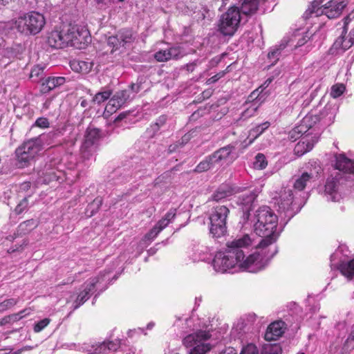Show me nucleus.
Wrapping results in <instances>:
<instances>
[{
    "instance_id": "obj_26",
    "label": "nucleus",
    "mask_w": 354,
    "mask_h": 354,
    "mask_svg": "<svg viewBox=\"0 0 354 354\" xmlns=\"http://www.w3.org/2000/svg\"><path fill=\"white\" fill-rule=\"evenodd\" d=\"M315 180V176L312 173L304 172L295 178L293 188L296 191H303L309 183Z\"/></svg>"
},
{
    "instance_id": "obj_13",
    "label": "nucleus",
    "mask_w": 354,
    "mask_h": 354,
    "mask_svg": "<svg viewBox=\"0 0 354 354\" xmlns=\"http://www.w3.org/2000/svg\"><path fill=\"white\" fill-rule=\"evenodd\" d=\"M293 195L292 189H285L281 193L278 202L279 211L283 212L285 217L288 218V220H290L295 215L292 209Z\"/></svg>"
},
{
    "instance_id": "obj_8",
    "label": "nucleus",
    "mask_w": 354,
    "mask_h": 354,
    "mask_svg": "<svg viewBox=\"0 0 354 354\" xmlns=\"http://www.w3.org/2000/svg\"><path fill=\"white\" fill-rule=\"evenodd\" d=\"M241 20L239 8L230 7L221 17L218 30L223 35L232 36L234 34Z\"/></svg>"
},
{
    "instance_id": "obj_1",
    "label": "nucleus",
    "mask_w": 354,
    "mask_h": 354,
    "mask_svg": "<svg viewBox=\"0 0 354 354\" xmlns=\"http://www.w3.org/2000/svg\"><path fill=\"white\" fill-rule=\"evenodd\" d=\"M250 234L238 236L227 243L225 252H217L212 260V266L216 272H225L228 269L238 267L243 271L255 273L264 269L270 258L263 257L259 252L247 254L252 245Z\"/></svg>"
},
{
    "instance_id": "obj_40",
    "label": "nucleus",
    "mask_w": 354,
    "mask_h": 354,
    "mask_svg": "<svg viewBox=\"0 0 354 354\" xmlns=\"http://www.w3.org/2000/svg\"><path fill=\"white\" fill-rule=\"evenodd\" d=\"M44 67L39 65L33 67L30 74V77L32 79V82H39L44 75Z\"/></svg>"
},
{
    "instance_id": "obj_58",
    "label": "nucleus",
    "mask_w": 354,
    "mask_h": 354,
    "mask_svg": "<svg viewBox=\"0 0 354 354\" xmlns=\"http://www.w3.org/2000/svg\"><path fill=\"white\" fill-rule=\"evenodd\" d=\"M354 19V10L349 13L345 18L344 22V32H347L348 31V24L350 21Z\"/></svg>"
},
{
    "instance_id": "obj_49",
    "label": "nucleus",
    "mask_w": 354,
    "mask_h": 354,
    "mask_svg": "<svg viewBox=\"0 0 354 354\" xmlns=\"http://www.w3.org/2000/svg\"><path fill=\"white\" fill-rule=\"evenodd\" d=\"M28 205V198L25 197L17 205V207L15 209V212L17 214H21L27 208Z\"/></svg>"
},
{
    "instance_id": "obj_21",
    "label": "nucleus",
    "mask_w": 354,
    "mask_h": 354,
    "mask_svg": "<svg viewBox=\"0 0 354 354\" xmlns=\"http://www.w3.org/2000/svg\"><path fill=\"white\" fill-rule=\"evenodd\" d=\"M335 168L344 173L354 174V162L344 153L335 156Z\"/></svg>"
},
{
    "instance_id": "obj_56",
    "label": "nucleus",
    "mask_w": 354,
    "mask_h": 354,
    "mask_svg": "<svg viewBox=\"0 0 354 354\" xmlns=\"http://www.w3.org/2000/svg\"><path fill=\"white\" fill-rule=\"evenodd\" d=\"M161 231L158 229V227L155 225L149 233L146 234V238L147 239H153Z\"/></svg>"
},
{
    "instance_id": "obj_30",
    "label": "nucleus",
    "mask_w": 354,
    "mask_h": 354,
    "mask_svg": "<svg viewBox=\"0 0 354 354\" xmlns=\"http://www.w3.org/2000/svg\"><path fill=\"white\" fill-rule=\"evenodd\" d=\"M234 150L235 145L230 144L218 149L214 151V153L217 157V160L221 162L222 160H226Z\"/></svg>"
},
{
    "instance_id": "obj_2",
    "label": "nucleus",
    "mask_w": 354,
    "mask_h": 354,
    "mask_svg": "<svg viewBox=\"0 0 354 354\" xmlns=\"http://www.w3.org/2000/svg\"><path fill=\"white\" fill-rule=\"evenodd\" d=\"M243 224L252 225L254 233L261 239L258 248H266L278 239L281 230H278V216L268 206L259 207L253 213L245 212L242 216Z\"/></svg>"
},
{
    "instance_id": "obj_54",
    "label": "nucleus",
    "mask_w": 354,
    "mask_h": 354,
    "mask_svg": "<svg viewBox=\"0 0 354 354\" xmlns=\"http://www.w3.org/2000/svg\"><path fill=\"white\" fill-rule=\"evenodd\" d=\"M241 354H258V351L255 345L250 344L243 348Z\"/></svg>"
},
{
    "instance_id": "obj_36",
    "label": "nucleus",
    "mask_w": 354,
    "mask_h": 354,
    "mask_svg": "<svg viewBox=\"0 0 354 354\" xmlns=\"http://www.w3.org/2000/svg\"><path fill=\"white\" fill-rule=\"evenodd\" d=\"M197 339H198V335H197V331H196L185 336L183 339V344L186 348H190V351H192L193 347L196 346Z\"/></svg>"
},
{
    "instance_id": "obj_25",
    "label": "nucleus",
    "mask_w": 354,
    "mask_h": 354,
    "mask_svg": "<svg viewBox=\"0 0 354 354\" xmlns=\"http://www.w3.org/2000/svg\"><path fill=\"white\" fill-rule=\"evenodd\" d=\"M266 0H243L240 10L241 15L250 16L254 15L259 6Z\"/></svg>"
},
{
    "instance_id": "obj_53",
    "label": "nucleus",
    "mask_w": 354,
    "mask_h": 354,
    "mask_svg": "<svg viewBox=\"0 0 354 354\" xmlns=\"http://www.w3.org/2000/svg\"><path fill=\"white\" fill-rule=\"evenodd\" d=\"M227 0H213L211 6L213 9L221 11L227 5Z\"/></svg>"
},
{
    "instance_id": "obj_38",
    "label": "nucleus",
    "mask_w": 354,
    "mask_h": 354,
    "mask_svg": "<svg viewBox=\"0 0 354 354\" xmlns=\"http://www.w3.org/2000/svg\"><path fill=\"white\" fill-rule=\"evenodd\" d=\"M282 349L278 344H267L263 347V354H281Z\"/></svg>"
},
{
    "instance_id": "obj_39",
    "label": "nucleus",
    "mask_w": 354,
    "mask_h": 354,
    "mask_svg": "<svg viewBox=\"0 0 354 354\" xmlns=\"http://www.w3.org/2000/svg\"><path fill=\"white\" fill-rule=\"evenodd\" d=\"M113 97L117 100L120 104L122 106L129 100L132 99L133 97L130 95V91L129 90H123L118 91L114 94L113 96Z\"/></svg>"
},
{
    "instance_id": "obj_55",
    "label": "nucleus",
    "mask_w": 354,
    "mask_h": 354,
    "mask_svg": "<svg viewBox=\"0 0 354 354\" xmlns=\"http://www.w3.org/2000/svg\"><path fill=\"white\" fill-rule=\"evenodd\" d=\"M35 125L40 128H48L49 127V122L46 118H39L36 120Z\"/></svg>"
},
{
    "instance_id": "obj_45",
    "label": "nucleus",
    "mask_w": 354,
    "mask_h": 354,
    "mask_svg": "<svg viewBox=\"0 0 354 354\" xmlns=\"http://www.w3.org/2000/svg\"><path fill=\"white\" fill-rule=\"evenodd\" d=\"M122 106V105L115 97H112L106 104L105 109L109 113H113Z\"/></svg>"
},
{
    "instance_id": "obj_34",
    "label": "nucleus",
    "mask_w": 354,
    "mask_h": 354,
    "mask_svg": "<svg viewBox=\"0 0 354 354\" xmlns=\"http://www.w3.org/2000/svg\"><path fill=\"white\" fill-rule=\"evenodd\" d=\"M261 97H259V99L257 100V97L256 98V101L253 102L244 111L242 112L240 120H245L253 115H254L258 106H259V102L261 100Z\"/></svg>"
},
{
    "instance_id": "obj_28",
    "label": "nucleus",
    "mask_w": 354,
    "mask_h": 354,
    "mask_svg": "<svg viewBox=\"0 0 354 354\" xmlns=\"http://www.w3.org/2000/svg\"><path fill=\"white\" fill-rule=\"evenodd\" d=\"M338 269L345 277L348 280H351L354 278V259L348 261H342Z\"/></svg>"
},
{
    "instance_id": "obj_63",
    "label": "nucleus",
    "mask_w": 354,
    "mask_h": 354,
    "mask_svg": "<svg viewBox=\"0 0 354 354\" xmlns=\"http://www.w3.org/2000/svg\"><path fill=\"white\" fill-rule=\"evenodd\" d=\"M190 138H191V135L189 133L185 134L182 137L181 140L180 141H178V145L180 146H183L184 145H185L186 143H187L189 142Z\"/></svg>"
},
{
    "instance_id": "obj_29",
    "label": "nucleus",
    "mask_w": 354,
    "mask_h": 354,
    "mask_svg": "<svg viewBox=\"0 0 354 354\" xmlns=\"http://www.w3.org/2000/svg\"><path fill=\"white\" fill-rule=\"evenodd\" d=\"M287 42L285 41H282L281 43L274 46L272 48L268 53V57L272 62V64H275L279 60L282 50L286 47Z\"/></svg>"
},
{
    "instance_id": "obj_62",
    "label": "nucleus",
    "mask_w": 354,
    "mask_h": 354,
    "mask_svg": "<svg viewBox=\"0 0 354 354\" xmlns=\"http://www.w3.org/2000/svg\"><path fill=\"white\" fill-rule=\"evenodd\" d=\"M176 216V209H170L163 217L165 219H167V221L170 223L171 220L174 219V218Z\"/></svg>"
},
{
    "instance_id": "obj_37",
    "label": "nucleus",
    "mask_w": 354,
    "mask_h": 354,
    "mask_svg": "<svg viewBox=\"0 0 354 354\" xmlns=\"http://www.w3.org/2000/svg\"><path fill=\"white\" fill-rule=\"evenodd\" d=\"M354 349V324L352 325L351 328V330L348 335L347 339H346L344 345L343 350L348 353Z\"/></svg>"
},
{
    "instance_id": "obj_14",
    "label": "nucleus",
    "mask_w": 354,
    "mask_h": 354,
    "mask_svg": "<svg viewBox=\"0 0 354 354\" xmlns=\"http://www.w3.org/2000/svg\"><path fill=\"white\" fill-rule=\"evenodd\" d=\"M66 39V26L63 28H55L48 36L47 42L50 46L55 48H63L68 45Z\"/></svg>"
},
{
    "instance_id": "obj_22",
    "label": "nucleus",
    "mask_w": 354,
    "mask_h": 354,
    "mask_svg": "<svg viewBox=\"0 0 354 354\" xmlns=\"http://www.w3.org/2000/svg\"><path fill=\"white\" fill-rule=\"evenodd\" d=\"M65 83L64 77H48L43 80L40 85V92L42 94H46L54 88L63 85Z\"/></svg>"
},
{
    "instance_id": "obj_35",
    "label": "nucleus",
    "mask_w": 354,
    "mask_h": 354,
    "mask_svg": "<svg viewBox=\"0 0 354 354\" xmlns=\"http://www.w3.org/2000/svg\"><path fill=\"white\" fill-rule=\"evenodd\" d=\"M270 127V122H266L263 123H261L250 131V136H252V140H250L249 144L252 143L254 139L258 138L261 134H262L266 129H267Z\"/></svg>"
},
{
    "instance_id": "obj_11",
    "label": "nucleus",
    "mask_w": 354,
    "mask_h": 354,
    "mask_svg": "<svg viewBox=\"0 0 354 354\" xmlns=\"http://www.w3.org/2000/svg\"><path fill=\"white\" fill-rule=\"evenodd\" d=\"M101 136V131L99 129L91 126L87 128L85 140L81 148L83 157L88 158V153L93 151V145L100 140Z\"/></svg>"
},
{
    "instance_id": "obj_47",
    "label": "nucleus",
    "mask_w": 354,
    "mask_h": 354,
    "mask_svg": "<svg viewBox=\"0 0 354 354\" xmlns=\"http://www.w3.org/2000/svg\"><path fill=\"white\" fill-rule=\"evenodd\" d=\"M345 87L343 84H336L332 86L330 95L334 97H339L344 91Z\"/></svg>"
},
{
    "instance_id": "obj_60",
    "label": "nucleus",
    "mask_w": 354,
    "mask_h": 354,
    "mask_svg": "<svg viewBox=\"0 0 354 354\" xmlns=\"http://www.w3.org/2000/svg\"><path fill=\"white\" fill-rule=\"evenodd\" d=\"M130 91V95L133 93V95L131 97H134V95L138 93L140 90V85L138 84H131L128 89Z\"/></svg>"
},
{
    "instance_id": "obj_44",
    "label": "nucleus",
    "mask_w": 354,
    "mask_h": 354,
    "mask_svg": "<svg viewBox=\"0 0 354 354\" xmlns=\"http://www.w3.org/2000/svg\"><path fill=\"white\" fill-rule=\"evenodd\" d=\"M102 204V198L101 197H97L93 200V201L91 203H90L88 205L86 211L88 212L89 210H91L90 216H92L95 214V212H96L99 209Z\"/></svg>"
},
{
    "instance_id": "obj_57",
    "label": "nucleus",
    "mask_w": 354,
    "mask_h": 354,
    "mask_svg": "<svg viewBox=\"0 0 354 354\" xmlns=\"http://www.w3.org/2000/svg\"><path fill=\"white\" fill-rule=\"evenodd\" d=\"M201 64V61L196 59V60L194 61L193 62L186 64V66L185 67L188 72L192 73L195 70L196 67L197 66L200 65Z\"/></svg>"
},
{
    "instance_id": "obj_3",
    "label": "nucleus",
    "mask_w": 354,
    "mask_h": 354,
    "mask_svg": "<svg viewBox=\"0 0 354 354\" xmlns=\"http://www.w3.org/2000/svg\"><path fill=\"white\" fill-rule=\"evenodd\" d=\"M46 20L43 15L37 12H30L15 20L4 23L2 28L8 33L10 30H17L25 35H37L44 28Z\"/></svg>"
},
{
    "instance_id": "obj_27",
    "label": "nucleus",
    "mask_w": 354,
    "mask_h": 354,
    "mask_svg": "<svg viewBox=\"0 0 354 354\" xmlns=\"http://www.w3.org/2000/svg\"><path fill=\"white\" fill-rule=\"evenodd\" d=\"M346 34V32H344L343 30L341 36L335 41L333 45V49L344 52L354 44V40L351 39V37L345 38Z\"/></svg>"
},
{
    "instance_id": "obj_52",
    "label": "nucleus",
    "mask_w": 354,
    "mask_h": 354,
    "mask_svg": "<svg viewBox=\"0 0 354 354\" xmlns=\"http://www.w3.org/2000/svg\"><path fill=\"white\" fill-rule=\"evenodd\" d=\"M205 159L212 169L214 168L216 165L220 164V162L218 160H217V157L214 152L211 155L206 156Z\"/></svg>"
},
{
    "instance_id": "obj_50",
    "label": "nucleus",
    "mask_w": 354,
    "mask_h": 354,
    "mask_svg": "<svg viewBox=\"0 0 354 354\" xmlns=\"http://www.w3.org/2000/svg\"><path fill=\"white\" fill-rule=\"evenodd\" d=\"M50 323V319L48 318L43 319L40 320L37 324H35L34 331L35 333H39L45 327H46Z\"/></svg>"
},
{
    "instance_id": "obj_7",
    "label": "nucleus",
    "mask_w": 354,
    "mask_h": 354,
    "mask_svg": "<svg viewBox=\"0 0 354 354\" xmlns=\"http://www.w3.org/2000/svg\"><path fill=\"white\" fill-rule=\"evenodd\" d=\"M229 213V209L225 205H218L212 209L209 215V233L213 237L220 238L225 234Z\"/></svg>"
},
{
    "instance_id": "obj_33",
    "label": "nucleus",
    "mask_w": 354,
    "mask_h": 354,
    "mask_svg": "<svg viewBox=\"0 0 354 354\" xmlns=\"http://www.w3.org/2000/svg\"><path fill=\"white\" fill-rule=\"evenodd\" d=\"M167 122V117L164 115H160L156 121L155 123L152 124L149 128L147 129V131L153 136L162 127H163Z\"/></svg>"
},
{
    "instance_id": "obj_18",
    "label": "nucleus",
    "mask_w": 354,
    "mask_h": 354,
    "mask_svg": "<svg viewBox=\"0 0 354 354\" xmlns=\"http://www.w3.org/2000/svg\"><path fill=\"white\" fill-rule=\"evenodd\" d=\"M259 191L257 189L250 191L239 196L237 198L236 203L238 205L243 207V215L245 212L252 213V207L258 196Z\"/></svg>"
},
{
    "instance_id": "obj_15",
    "label": "nucleus",
    "mask_w": 354,
    "mask_h": 354,
    "mask_svg": "<svg viewBox=\"0 0 354 354\" xmlns=\"http://www.w3.org/2000/svg\"><path fill=\"white\" fill-rule=\"evenodd\" d=\"M185 55V52L179 46H172L166 50H160L154 54V58L159 62L170 59H178Z\"/></svg>"
},
{
    "instance_id": "obj_20",
    "label": "nucleus",
    "mask_w": 354,
    "mask_h": 354,
    "mask_svg": "<svg viewBox=\"0 0 354 354\" xmlns=\"http://www.w3.org/2000/svg\"><path fill=\"white\" fill-rule=\"evenodd\" d=\"M284 322L282 321L274 322L270 324L265 333V339L267 341H274L280 337L284 333Z\"/></svg>"
},
{
    "instance_id": "obj_31",
    "label": "nucleus",
    "mask_w": 354,
    "mask_h": 354,
    "mask_svg": "<svg viewBox=\"0 0 354 354\" xmlns=\"http://www.w3.org/2000/svg\"><path fill=\"white\" fill-rule=\"evenodd\" d=\"M318 120V118L316 115H307L298 124L304 133H307Z\"/></svg>"
},
{
    "instance_id": "obj_17",
    "label": "nucleus",
    "mask_w": 354,
    "mask_h": 354,
    "mask_svg": "<svg viewBox=\"0 0 354 354\" xmlns=\"http://www.w3.org/2000/svg\"><path fill=\"white\" fill-rule=\"evenodd\" d=\"M119 347L120 341L115 339V341L103 342L102 343L93 345L88 351L89 354H110L112 352L116 351Z\"/></svg>"
},
{
    "instance_id": "obj_9",
    "label": "nucleus",
    "mask_w": 354,
    "mask_h": 354,
    "mask_svg": "<svg viewBox=\"0 0 354 354\" xmlns=\"http://www.w3.org/2000/svg\"><path fill=\"white\" fill-rule=\"evenodd\" d=\"M133 41L132 31L130 30H121L115 35L110 36L107 39V45L111 48V53L120 49L125 44Z\"/></svg>"
},
{
    "instance_id": "obj_5",
    "label": "nucleus",
    "mask_w": 354,
    "mask_h": 354,
    "mask_svg": "<svg viewBox=\"0 0 354 354\" xmlns=\"http://www.w3.org/2000/svg\"><path fill=\"white\" fill-rule=\"evenodd\" d=\"M109 272H110L104 271L98 277L88 279L82 286V290L78 293L75 300L74 301V310L78 308L81 305L86 301L95 288H100V292H102L107 288V281L110 279L107 275Z\"/></svg>"
},
{
    "instance_id": "obj_41",
    "label": "nucleus",
    "mask_w": 354,
    "mask_h": 354,
    "mask_svg": "<svg viewBox=\"0 0 354 354\" xmlns=\"http://www.w3.org/2000/svg\"><path fill=\"white\" fill-rule=\"evenodd\" d=\"M19 301L17 298H10L3 300L0 302V313H4L5 311L12 308Z\"/></svg>"
},
{
    "instance_id": "obj_48",
    "label": "nucleus",
    "mask_w": 354,
    "mask_h": 354,
    "mask_svg": "<svg viewBox=\"0 0 354 354\" xmlns=\"http://www.w3.org/2000/svg\"><path fill=\"white\" fill-rule=\"evenodd\" d=\"M229 67H230V66L227 68L226 70L220 71L219 73H216V75H214L212 77L207 79V81H206V84L207 85H210V84H214L218 80H220L221 78L224 77V75L227 73V69H228Z\"/></svg>"
},
{
    "instance_id": "obj_19",
    "label": "nucleus",
    "mask_w": 354,
    "mask_h": 354,
    "mask_svg": "<svg viewBox=\"0 0 354 354\" xmlns=\"http://www.w3.org/2000/svg\"><path fill=\"white\" fill-rule=\"evenodd\" d=\"M240 191V187H234L230 184H222L213 194L212 198L213 201L218 202Z\"/></svg>"
},
{
    "instance_id": "obj_24",
    "label": "nucleus",
    "mask_w": 354,
    "mask_h": 354,
    "mask_svg": "<svg viewBox=\"0 0 354 354\" xmlns=\"http://www.w3.org/2000/svg\"><path fill=\"white\" fill-rule=\"evenodd\" d=\"M317 142V138L315 137L311 138L310 140L304 137L295 145L294 152L297 156H301L306 152L310 151Z\"/></svg>"
},
{
    "instance_id": "obj_59",
    "label": "nucleus",
    "mask_w": 354,
    "mask_h": 354,
    "mask_svg": "<svg viewBox=\"0 0 354 354\" xmlns=\"http://www.w3.org/2000/svg\"><path fill=\"white\" fill-rule=\"evenodd\" d=\"M26 310H24L18 313H15V314L9 315V317H10V321L11 322H17V321H19V319H21L24 317L23 314L26 312Z\"/></svg>"
},
{
    "instance_id": "obj_32",
    "label": "nucleus",
    "mask_w": 354,
    "mask_h": 354,
    "mask_svg": "<svg viewBox=\"0 0 354 354\" xmlns=\"http://www.w3.org/2000/svg\"><path fill=\"white\" fill-rule=\"evenodd\" d=\"M37 226V222L34 219L27 220L21 223L17 227V234L24 235L30 232Z\"/></svg>"
},
{
    "instance_id": "obj_23",
    "label": "nucleus",
    "mask_w": 354,
    "mask_h": 354,
    "mask_svg": "<svg viewBox=\"0 0 354 354\" xmlns=\"http://www.w3.org/2000/svg\"><path fill=\"white\" fill-rule=\"evenodd\" d=\"M94 63L89 59L86 60L73 59L70 62L71 69L77 73L87 74L93 67Z\"/></svg>"
},
{
    "instance_id": "obj_4",
    "label": "nucleus",
    "mask_w": 354,
    "mask_h": 354,
    "mask_svg": "<svg viewBox=\"0 0 354 354\" xmlns=\"http://www.w3.org/2000/svg\"><path fill=\"white\" fill-rule=\"evenodd\" d=\"M322 3V0L313 1L303 15L304 19L317 17L323 15L330 19H335L341 15L346 7L345 3L339 0H330L324 5L320 6Z\"/></svg>"
},
{
    "instance_id": "obj_46",
    "label": "nucleus",
    "mask_w": 354,
    "mask_h": 354,
    "mask_svg": "<svg viewBox=\"0 0 354 354\" xmlns=\"http://www.w3.org/2000/svg\"><path fill=\"white\" fill-rule=\"evenodd\" d=\"M303 134H304V133L301 131L299 126L297 125L289 132L288 139L292 142H295L298 138H301Z\"/></svg>"
},
{
    "instance_id": "obj_16",
    "label": "nucleus",
    "mask_w": 354,
    "mask_h": 354,
    "mask_svg": "<svg viewBox=\"0 0 354 354\" xmlns=\"http://www.w3.org/2000/svg\"><path fill=\"white\" fill-rule=\"evenodd\" d=\"M197 335L198 339L196 342V346L193 347V351H189V354H205L212 348V344L207 342L212 336L209 331L198 330Z\"/></svg>"
},
{
    "instance_id": "obj_6",
    "label": "nucleus",
    "mask_w": 354,
    "mask_h": 354,
    "mask_svg": "<svg viewBox=\"0 0 354 354\" xmlns=\"http://www.w3.org/2000/svg\"><path fill=\"white\" fill-rule=\"evenodd\" d=\"M41 149L42 140L39 137L25 142L15 151L17 167L23 168L28 166L30 161L35 157Z\"/></svg>"
},
{
    "instance_id": "obj_43",
    "label": "nucleus",
    "mask_w": 354,
    "mask_h": 354,
    "mask_svg": "<svg viewBox=\"0 0 354 354\" xmlns=\"http://www.w3.org/2000/svg\"><path fill=\"white\" fill-rule=\"evenodd\" d=\"M111 93L112 92L111 90H104L103 91L99 92L96 93L93 97V102L100 104L104 102L105 100H108L110 97Z\"/></svg>"
},
{
    "instance_id": "obj_61",
    "label": "nucleus",
    "mask_w": 354,
    "mask_h": 354,
    "mask_svg": "<svg viewBox=\"0 0 354 354\" xmlns=\"http://www.w3.org/2000/svg\"><path fill=\"white\" fill-rule=\"evenodd\" d=\"M169 222L167 221V219H165L162 218L161 220H160L158 223L156 225L158 229L162 231L163 229H165L168 225Z\"/></svg>"
},
{
    "instance_id": "obj_51",
    "label": "nucleus",
    "mask_w": 354,
    "mask_h": 354,
    "mask_svg": "<svg viewBox=\"0 0 354 354\" xmlns=\"http://www.w3.org/2000/svg\"><path fill=\"white\" fill-rule=\"evenodd\" d=\"M209 169H212L207 162L205 159H204L203 161L200 162L198 165L196 167L194 171L198 173L204 172L206 171H208Z\"/></svg>"
},
{
    "instance_id": "obj_12",
    "label": "nucleus",
    "mask_w": 354,
    "mask_h": 354,
    "mask_svg": "<svg viewBox=\"0 0 354 354\" xmlns=\"http://www.w3.org/2000/svg\"><path fill=\"white\" fill-rule=\"evenodd\" d=\"M340 176L339 174L335 177L328 178L326 182L324 189V196L328 201H339L341 198L340 194Z\"/></svg>"
},
{
    "instance_id": "obj_42",
    "label": "nucleus",
    "mask_w": 354,
    "mask_h": 354,
    "mask_svg": "<svg viewBox=\"0 0 354 354\" xmlns=\"http://www.w3.org/2000/svg\"><path fill=\"white\" fill-rule=\"evenodd\" d=\"M268 162L266 156L263 153H258L253 162L254 168L257 169H263L266 167Z\"/></svg>"
},
{
    "instance_id": "obj_64",
    "label": "nucleus",
    "mask_w": 354,
    "mask_h": 354,
    "mask_svg": "<svg viewBox=\"0 0 354 354\" xmlns=\"http://www.w3.org/2000/svg\"><path fill=\"white\" fill-rule=\"evenodd\" d=\"M33 348L32 346H26L15 352H12L11 354H21L22 353V352L24 351H30Z\"/></svg>"
},
{
    "instance_id": "obj_10",
    "label": "nucleus",
    "mask_w": 354,
    "mask_h": 354,
    "mask_svg": "<svg viewBox=\"0 0 354 354\" xmlns=\"http://www.w3.org/2000/svg\"><path fill=\"white\" fill-rule=\"evenodd\" d=\"M66 39L68 40V45L76 46L79 44L87 42L88 32L87 30L80 28L77 26H66Z\"/></svg>"
}]
</instances>
